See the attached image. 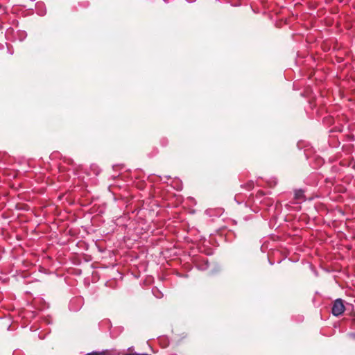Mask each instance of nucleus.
I'll return each mask as SVG.
<instances>
[{"label": "nucleus", "mask_w": 355, "mask_h": 355, "mask_svg": "<svg viewBox=\"0 0 355 355\" xmlns=\"http://www.w3.org/2000/svg\"><path fill=\"white\" fill-rule=\"evenodd\" d=\"M345 309V308L343 300L337 299L333 304L331 313L334 315L338 316L344 312Z\"/></svg>", "instance_id": "1"}, {"label": "nucleus", "mask_w": 355, "mask_h": 355, "mask_svg": "<svg viewBox=\"0 0 355 355\" xmlns=\"http://www.w3.org/2000/svg\"><path fill=\"white\" fill-rule=\"evenodd\" d=\"M304 197L303 191L302 190H297L295 192V198L296 200L302 199Z\"/></svg>", "instance_id": "2"}, {"label": "nucleus", "mask_w": 355, "mask_h": 355, "mask_svg": "<svg viewBox=\"0 0 355 355\" xmlns=\"http://www.w3.org/2000/svg\"><path fill=\"white\" fill-rule=\"evenodd\" d=\"M107 354H108V352L107 351H103L101 352H92V353H89L87 355H107Z\"/></svg>", "instance_id": "3"}, {"label": "nucleus", "mask_w": 355, "mask_h": 355, "mask_svg": "<svg viewBox=\"0 0 355 355\" xmlns=\"http://www.w3.org/2000/svg\"><path fill=\"white\" fill-rule=\"evenodd\" d=\"M352 324L355 326V315L352 319Z\"/></svg>", "instance_id": "4"}]
</instances>
